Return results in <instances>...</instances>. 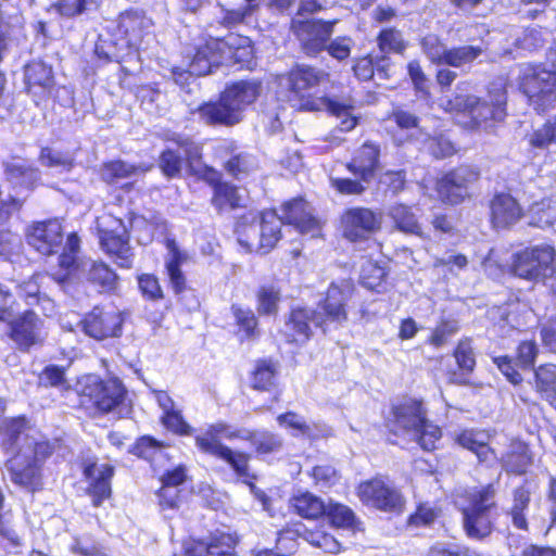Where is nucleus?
Here are the masks:
<instances>
[{
    "mask_svg": "<svg viewBox=\"0 0 556 556\" xmlns=\"http://www.w3.org/2000/svg\"><path fill=\"white\" fill-rule=\"evenodd\" d=\"M231 309L240 330L244 332L247 338L253 337L257 325L254 313L249 308L237 305H233Z\"/></svg>",
    "mask_w": 556,
    "mask_h": 556,
    "instance_id": "obj_59",
    "label": "nucleus"
},
{
    "mask_svg": "<svg viewBox=\"0 0 556 556\" xmlns=\"http://www.w3.org/2000/svg\"><path fill=\"white\" fill-rule=\"evenodd\" d=\"M227 172L235 177L245 175L257 167L256 160L250 154L232 156L225 165Z\"/></svg>",
    "mask_w": 556,
    "mask_h": 556,
    "instance_id": "obj_56",
    "label": "nucleus"
},
{
    "mask_svg": "<svg viewBox=\"0 0 556 556\" xmlns=\"http://www.w3.org/2000/svg\"><path fill=\"white\" fill-rule=\"evenodd\" d=\"M530 503V492L525 488L516 489L514 492V501L510 509L513 523L516 528L526 530L527 519L523 510L528 508Z\"/></svg>",
    "mask_w": 556,
    "mask_h": 556,
    "instance_id": "obj_48",
    "label": "nucleus"
},
{
    "mask_svg": "<svg viewBox=\"0 0 556 556\" xmlns=\"http://www.w3.org/2000/svg\"><path fill=\"white\" fill-rule=\"evenodd\" d=\"M161 421L167 430H169L174 433H177L180 435L191 434L192 428L184 419L181 410L178 408H174L170 412L163 414L161 417Z\"/></svg>",
    "mask_w": 556,
    "mask_h": 556,
    "instance_id": "obj_55",
    "label": "nucleus"
},
{
    "mask_svg": "<svg viewBox=\"0 0 556 556\" xmlns=\"http://www.w3.org/2000/svg\"><path fill=\"white\" fill-rule=\"evenodd\" d=\"M182 159L179 153L168 149L161 154L160 168L167 177H175L180 173Z\"/></svg>",
    "mask_w": 556,
    "mask_h": 556,
    "instance_id": "obj_63",
    "label": "nucleus"
},
{
    "mask_svg": "<svg viewBox=\"0 0 556 556\" xmlns=\"http://www.w3.org/2000/svg\"><path fill=\"white\" fill-rule=\"evenodd\" d=\"M511 271L515 276L534 281L554 279L556 283V250L548 244L526 248L513 255Z\"/></svg>",
    "mask_w": 556,
    "mask_h": 556,
    "instance_id": "obj_8",
    "label": "nucleus"
},
{
    "mask_svg": "<svg viewBox=\"0 0 556 556\" xmlns=\"http://www.w3.org/2000/svg\"><path fill=\"white\" fill-rule=\"evenodd\" d=\"M40 162L48 167L56 168L59 172H68L74 165V159L68 153L43 148L40 153Z\"/></svg>",
    "mask_w": 556,
    "mask_h": 556,
    "instance_id": "obj_51",
    "label": "nucleus"
},
{
    "mask_svg": "<svg viewBox=\"0 0 556 556\" xmlns=\"http://www.w3.org/2000/svg\"><path fill=\"white\" fill-rule=\"evenodd\" d=\"M389 216L396 228L406 233L421 236V228L412 207L396 204L390 207Z\"/></svg>",
    "mask_w": 556,
    "mask_h": 556,
    "instance_id": "obj_38",
    "label": "nucleus"
},
{
    "mask_svg": "<svg viewBox=\"0 0 556 556\" xmlns=\"http://www.w3.org/2000/svg\"><path fill=\"white\" fill-rule=\"evenodd\" d=\"M454 502L463 514L464 529L469 538L482 539L492 532L491 510L495 506L492 484L463 490L455 495Z\"/></svg>",
    "mask_w": 556,
    "mask_h": 556,
    "instance_id": "obj_4",
    "label": "nucleus"
},
{
    "mask_svg": "<svg viewBox=\"0 0 556 556\" xmlns=\"http://www.w3.org/2000/svg\"><path fill=\"white\" fill-rule=\"evenodd\" d=\"M336 21L321 20L293 21L292 28L306 54L314 55L323 51L333 33Z\"/></svg>",
    "mask_w": 556,
    "mask_h": 556,
    "instance_id": "obj_15",
    "label": "nucleus"
},
{
    "mask_svg": "<svg viewBox=\"0 0 556 556\" xmlns=\"http://www.w3.org/2000/svg\"><path fill=\"white\" fill-rule=\"evenodd\" d=\"M78 392L84 403H89L100 413H109L124 401L126 390L117 378L102 380L97 375H86L78 382Z\"/></svg>",
    "mask_w": 556,
    "mask_h": 556,
    "instance_id": "obj_10",
    "label": "nucleus"
},
{
    "mask_svg": "<svg viewBox=\"0 0 556 556\" xmlns=\"http://www.w3.org/2000/svg\"><path fill=\"white\" fill-rule=\"evenodd\" d=\"M199 116L207 125L232 126L241 121L229 103L225 101L223 93L218 102L200 106Z\"/></svg>",
    "mask_w": 556,
    "mask_h": 556,
    "instance_id": "obj_29",
    "label": "nucleus"
},
{
    "mask_svg": "<svg viewBox=\"0 0 556 556\" xmlns=\"http://www.w3.org/2000/svg\"><path fill=\"white\" fill-rule=\"evenodd\" d=\"M122 315L115 309L94 307L80 321L83 331L96 340L118 337L122 333Z\"/></svg>",
    "mask_w": 556,
    "mask_h": 556,
    "instance_id": "obj_16",
    "label": "nucleus"
},
{
    "mask_svg": "<svg viewBox=\"0 0 556 556\" xmlns=\"http://www.w3.org/2000/svg\"><path fill=\"white\" fill-rule=\"evenodd\" d=\"M455 359L457 362V365L460 369L470 372L473 370L476 366V358L473 349L471 346V343L469 340H462L455 352H454Z\"/></svg>",
    "mask_w": 556,
    "mask_h": 556,
    "instance_id": "obj_62",
    "label": "nucleus"
},
{
    "mask_svg": "<svg viewBox=\"0 0 556 556\" xmlns=\"http://www.w3.org/2000/svg\"><path fill=\"white\" fill-rule=\"evenodd\" d=\"M465 84L456 87V93L450 97H442L439 105L445 112L462 115L459 123L467 129L486 130L495 122H502L506 116V84L504 79L494 80L489 88L491 103L473 94L464 93Z\"/></svg>",
    "mask_w": 556,
    "mask_h": 556,
    "instance_id": "obj_3",
    "label": "nucleus"
},
{
    "mask_svg": "<svg viewBox=\"0 0 556 556\" xmlns=\"http://www.w3.org/2000/svg\"><path fill=\"white\" fill-rule=\"evenodd\" d=\"M52 278L43 274H36L29 280L18 286V295L25 299L28 305L49 300L41 295V287Z\"/></svg>",
    "mask_w": 556,
    "mask_h": 556,
    "instance_id": "obj_44",
    "label": "nucleus"
},
{
    "mask_svg": "<svg viewBox=\"0 0 556 556\" xmlns=\"http://www.w3.org/2000/svg\"><path fill=\"white\" fill-rule=\"evenodd\" d=\"M312 325L325 329V320L320 313L311 308H295L286 320L281 334L288 343L302 345L312 336Z\"/></svg>",
    "mask_w": 556,
    "mask_h": 556,
    "instance_id": "obj_13",
    "label": "nucleus"
},
{
    "mask_svg": "<svg viewBox=\"0 0 556 556\" xmlns=\"http://www.w3.org/2000/svg\"><path fill=\"white\" fill-rule=\"evenodd\" d=\"M262 85L257 80H241L225 89L223 92L225 101L242 119L243 111L254 103L261 93Z\"/></svg>",
    "mask_w": 556,
    "mask_h": 556,
    "instance_id": "obj_26",
    "label": "nucleus"
},
{
    "mask_svg": "<svg viewBox=\"0 0 556 556\" xmlns=\"http://www.w3.org/2000/svg\"><path fill=\"white\" fill-rule=\"evenodd\" d=\"M141 167L129 165L122 161H114L103 165L101 176L104 181L115 184L119 179L136 175L138 172H144Z\"/></svg>",
    "mask_w": 556,
    "mask_h": 556,
    "instance_id": "obj_46",
    "label": "nucleus"
},
{
    "mask_svg": "<svg viewBox=\"0 0 556 556\" xmlns=\"http://www.w3.org/2000/svg\"><path fill=\"white\" fill-rule=\"evenodd\" d=\"M492 223L496 228H507L522 216V210L510 194H498L491 202Z\"/></svg>",
    "mask_w": 556,
    "mask_h": 556,
    "instance_id": "obj_28",
    "label": "nucleus"
},
{
    "mask_svg": "<svg viewBox=\"0 0 556 556\" xmlns=\"http://www.w3.org/2000/svg\"><path fill=\"white\" fill-rule=\"evenodd\" d=\"M478 179V173L462 166L437 182V191L442 201L456 204L468 195L469 186Z\"/></svg>",
    "mask_w": 556,
    "mask_h": 556,
    "instance_id": "obj_19",
    "label": "nucleus"
},
{
    "mask_svg": "<svg viewBox=\"0 0 556 556\" xmlns=\"http://www.w3.org/2000/svg\"><path fill=\"white\" fill-rule=\"evenodd\" d=\"M469 261L466 255L448 251L442 256L433 257V268L444 278L457 277L468 267Z\"/></svg>",
    "mask_w": 556,
    "mask_h": 556,
    "instance_id": "obj_36",
    "label": "nucleus"
},
{
    "mask_svg": "<svg viewBox=\"0 0 556 556\" xmlns=\"http://www.w3.org/2000/svg\"><path fill=\"white\" fill-rule=\"evenodd\" d=\"M97 229L102 250L114 257L119 267L129 268L132 264V253L123 220L105 214L97 218Z\"/></svg>",
    "mask_w": 556,
    "mask_h": 556,
    "instance_id": "obj_11",
    "label": "nucleus"
},
{
    "mask_svg": "<svg viewBox=\"0 0 556 556\" xmlns=\"http://www.w3.org/2000/svg\"><path fill=\"white\" fill-rule=\"evenodd\" d=\"M378 43L382 52H402L405 49L402 34L393 28L382 30Z\"/></svg>",
    "mask_w": 556,
    "mask_h": 556,
    "instance_id": "obj_58",
    "label": "nucleus"
},
{
    "mask_svg": "<svg viewBox=\"0 0 556 556\" xmlns=\"http://www.w3.org/2000/svg\"><path fill=\"white\" fill-rule=\"evenodd\" d=\"M357 496L365 505L381 510H394L403 504L397 490L382 478L362 482L357 488Z\"/></svg>",
    "mask_w": 556,
    "mask_h": 556,
    "instance_id": "obj_14",
    "label": "nucleus"
},
{
    "mask_svg": "<svg viewBox=\"0 0 556 556\" xmlns=\"http://www.w3.org/2000/svg\"><path fill=\"white\" fill-rule=\"evenodd\" d=\"M101 0H59L55 4L58 12L67 17L98 9Z\"/></svg>",
    "mask_w": 556,
    "mask_h": 556,
    "instance_id": "obj_52",
    "label": "nucleus"
},
{
    "mask_svg": "<svg viewBox=\"0 0 556 556\" xmlns=\"http://www.w3.org/2000/svg\"><path fill=\"white\" fill-rule=\"evenodd\" d=\"M535 388L547 399L553 397L556 408V365H542L535 370Z\"/></svg>",
    "mask_w": 556,
    "mask_h": 556,
    "instance_id": "obj_42",
    "label": "nucleus"
},
{
    "mask_svg": "<svg viewBox=\"0 0 556 556\" xmlns=\"http://www.w3.org/2000/svg\"><path fill=\"white\" fill-rule=\"evenodd\" d=\"M325 515L332 526L338 528H353L355 525V515L353 510L340 503L329 502L326 505Z\"/></svg>",
    "mask_w": 556,
    "mask_h": 556,
    "instance_id": "obj_47",
    "label": "nucleus"
},
{
    "mask_svg": "<svg viewBox=\"0 0 556 556\" xmlns=\"http://www.w3.org/2000/svg\"><path fill=\"white\" fill-rule=\"evenodd\" d=\"M0 444L10 455L5 470L12 483L34 493L42 489L41 466L51 454L48 442L40 440L24 418L2 420Z\"/></svg>",
    "mask_w": 556,
    "mask_h": 556,
    "instance_id": "obj_1",
    "label": "nucleus"
},
{
    "mask_svg": "<svg viewBox=\"0 0 556 556\" xmlns=\"http://www.w3.org/2000/svg\"><path fill=\"white\" fill-rule=\"evenodd\" d=\"M25 81L27 90L35 98L36 103L49 98L54 89L52 68L43 62L37 61L26 65Z\"/></svg>",
    "mask_w": 556,
    "mask_h": 556,
    "instance_id": "obj_24",
    "label": "nucleus"
},
{
    "mask_svg": "<svg viewBox=\"0 0 556 556\" xmlns=\"http://www.w3.org/2000/svg\"><path fill=\"white\" fill-rule=\"evenodd\" d=\"M7 179L14 188L31 189L39 179L37 168L28 165L25 161L14 159L4 164Z\"/></svg>",
    "mask_w": 556,
    "mask_h": 556,
    "instance_id": "obj_32",
    "label": "nucleus"
},
{
    "mask_svg": "<svg viewBox=\"0 0 556 556\" xmlns=\"http://www.w3.org/2000/svg\"><path fill=\"white\" fill-rule=\"evenodd\" d=\"M416 141L421 143V148L435 157H446L455 152L453 143L444 136L430 137L422 130H417Z\"/></svg>",
    "mask_w": 556,
    "mask_h": 556,
    "instance_id": "obj_41",
    "label": "nucleus"
},
{
    "mask_svg": "<svg viewBox=\"0 0 556 556\" xmlns=\"http://www.w3.org/2000/svg\"><path fill=\"white\" fill-rule=\"evenodd\" d=\"M354 285L351 279L332 281L326 292V298L319 303V312L327 323L342 326L348 321L346 304L354 293Z\"/></svg>",
    "mask_w": 556,
    "mask_h": 556,
    "instance_id": "obj_12",
    "label": "nucleus"
},
{
    "mask_svg": "<svg viewBox=\"0 0 556 556\" xmlns=\"http://www.w3.org/2000/svg\"><path fill=\"white\" fill-rule=\"evenodd\" d=\"M312 477L315 485L320 490L330 489L340 480V476L337 470L329 465L314 467L312 470Z\"/></svg>",
    "mask_w": 556,
    "mask_h": 556,
    "instance_id": "obj_57",
    "label": "nucleus"
},
{
    "mask_svg": "<svg viewBox=\"0 0 556 556\" xmlns=\"http://www.w3.org/2000/svg\"><path fill=\"white\" fill-rule=\"evenodd\" d=\"M81 271L88 281L98 286L102 291H112L117 287V275L101 261H84Z\"/></svg>",
    "mask_w": 556,
    "mask_h": 556,
    "instance_id": "obj_31",
    "label": "nucleus"
},
{
    "mask_svg": "<svg viewBox=\"0 0 556 556\" xmlns=\"http://www.w3.org/2000/svg\"><path fill=\"white\" fill-rule=\"evenodd\" d=\"M83 473L88 483L87 493L91 496L93 506L99 507L111 496L114 467L106 463L87 462L84 464Z\"/></svg>",
    "mask_w": 556,
    "mask_h": 556,
    "instance_id": "obj_21",
    "label": "nucleus"
},
{
    "mask_svg": "<svg viewBox=\"0 0 556 556\" xmlns=\"http://www.w3.org/2000/svg\"><path fill=\"white\" fill-rule=\"evenodd\" d=\"M489 440L490 435L484 431L465 430L457 435L460 446L475 453L480 463L492 466L497 462V455L489 446Z\"/></svg>",
    "mask_w": 556,
    "mask_h": 556,
    "instance_id": "obj_27",
    "label": "nucleus"
},
{
    "mask_svg": "<svg viewBox=\"0 0 556 556\" xmlns=\"http://www.w3.org/2000/svg\"><path fill=\"white\" fill-rule=\"evenodd\" d=\"M276 377V367L271 362H257L253 371L252 387L256 390H269L274 384Z\"/></svg>",
    "mask_w": 556,
    "mask_h": 556,
    "instance_id": "obj_49",
    "label": "nucleus"
},
{
    "mask_svg": "<svg viewBox=\"0 0 556 556\" xmlns=\"http://www.w3.org/2000/svg\"><path fill=\"white\" fill-rule=\"evenodd\" d=\"M390 427L394 433H402L417 441L424 450L437 447L441 429L426 418L420 402L406 400L393 407Z\"/></svg>",
    "mask_w": 556,
    "mask_h": 556,
    "instance_id": "obj_5",
    "label": "nucleus"
},
{
    "mask_svg": "<svg viewBox=\"0 0 556 556\" xmlns=\"http://www.w3.org/2000/svg\"><path fill=\"white\" fill-rule=\"evenodd\" d=\"M379 152L380 149L378 146L364 143L350 164V169L361 175L364 180H367L378 163Z\"/></svg>",
    "mask_w": 556,
    "mask_h": 556,
    "instance_id": "obj_35",
    "label": "nucleus"
},
{
    "mask_svg": "<svg viewBox=\"0 0 556 556\" xmlns=\"http://www.w3.org/2000/svg\"><path fill=\"white\" fill-rule=\"evenodd\" d=\"M257 300L261 314H275L280 301V291L273 286L262 287L257 293Z\"/></svg>",
    "mask_w": 556,
    "mask_h": 556,
    "instance_id": "obj_54",
    "label": "nucleus"
},
{
    "mask_svg": "<svg viewBox=\"0 0 556 556\" xmlns=\"http://www.w3.org/2000/svg\"><path fill=\"white\" fill-rule=\"evenodd\" d=\"M186 556H229L222 545L212 540L208 544L204 542H194L187 547Z\"/></svg>",
    "mask_w": 556,
    "mask_h": 556,
    "instance_id": "obj_64",
    "label": "nucleus"
},
{
    "mask_svg": "<svg viewBox=\"0 0 556 556\" xmlns=\"http://www.w3.org/2000/svg\"><path fill=\"white\" fill-rule=\"evenodd\" d=\"M529 144L534 149H548L556 146V115L528 136Z\"/></svg>",
    "mask_w": 556,
    "mask_h": 556,
    "instance_id": "obj_43",
    "label": "nucleus"
},
{
    "mask_svg": "<svg viewBox=\"0 0 556 556\" xmlns=\"http://www.w3.org/2000/svg\"><path fill=\"white\" fill-rule=\"evenodd\" d=\"M210 47L219 53L222 65L248 67L253 61V47L248 37L230 34L224 39L211 40Z\"/></svg>",
    "mask_w": 556,
    "mask_h": 556,
    "instance_id": "obj_17",
    "label": "nucleus"
},
{
    "mask_svg": "<svg viewBox=\"0 0 556 556\" xmlns=\"http://www.w3.org/2000/svg\"><path fill=\"white\" fill-rule=\"evenodd\" d=\"M210 46L211 41L200 48L190 63V68L195 76L206 75L213 67L222 65L219 53Z\"/></svg>",
    "mask_w": 556,
    "mask_h": 556,
    "instance_id": "obj_39",
    "label": "nucleus"
},
{
    "mask_svg": "<svg viewBox=\"0 0 556 556\" xmlns=\"http://www.w3.org/2000/svg\"><path fill=\"white\" fill-rule=\"evenodd\" d=\"M220 435L229 440L237 438L251 440L253 432L248 429L232 430L231 427L225 422H216L211 425L203 434L195 438V444L202 452L227 462L238 476L254 478L249 473V456L241 452H233L228 446L222 444L219 441Z\"/></svg>",
    "mask_w": 556,
    "mask_h": 556,
    "instance_id": "obj_6",
    "label": "nucleus"
},
{
    "mask_svg": "<svg viewBox=\"0 0 556 556\" xmlns=\"http://www.w3.org/2000/svg\"><path fill=\"white\" fill-rule=\"evenodd\" d=\"M277 421L281 427L291 429L293 435H302L306 438H314L313 427L305 421V419L292 412L279 415Z\"/></svg>",
    "mask_w": 556,
    "mask_h": 556,
    "instance_id": "obj_50",
    "label": "nucleus"
},
{
    "mask_svg": "<svg viewBox=\"0 0 556 556\" xmlns=\"http://www.w3.org/2000/svg\"><path fill=\"white\" fill-rule=\"evenodd\" d=\"M482 52L483 49L479 46H463L452 48L447 50L444 64L453 67H460L473 62L482 54Z\"/></svg>",
    "mask_w": 556,
    "mask_h": 556,
    "instance_id": "obj_45",
    "label": "nucleus"
},
{
    "mask_svg": "<svg viewBox=\"0 0 556 556\" xmlns=\"http://www.w3.org/2000/svg\"><path fill=\"white\" fill-rule=\"evenodd\" d=\"M152 23L142 12L130 10L122 13L118 18V34L126 46L138 50L144 34Z\"/></svg>",
    "mask_w": 556,
    "mask_h": 556,
    "instance_id": "obj_25",
    "label": "nucleus"
},
{
    "mask_svg": "<svg viewBox=\"0 0 556 556\" xmlns=\"http://www.w3.org/2000/svg\"><path fill=\"white\" fill-rule=\"evenodd\" d=\"M529 224L539 228L553 226L556 220V199L547 198L534 202L528 211Z\"/></svg>",
    "mask_w": 556,
    "mask_h": 556,
    "instance_id": "obj_37",
    "label": "nucleus"
},
{
    "mask_svg": "<svg viewBox=\"0 0 556 556\" xmlns=\"http://www.w3.org/2000/svg\"><path fill=\"white\" fill-rule=\"evenodd\" d=\"M42 320L31 311L25 312L11 324V339L20 349L27 350L43 340Z\"/></svg>",
    "mask_w": 556,
    "mask_h": 556,
    "instance_id": "obj_22",
    "label": "nucleus"
},
{
    "mask_svg": "<svg viewBox=\"0 0 556 556\" xmlns=\"http://www.w3.org/2000/svg\"><path fill=\"white\" fill-rule=\"evenodd\" d=\"M29 245L43 255L56 253L63 242V229L60 220L49 219L34 223L26 231Z\"/></svg>",
    "mask_w": 556,
    "mask_h": 556,
    "instance_id": "obj_18",
    "label": "nucleus"
},
{
    "mask_svg": "<svg viewBox=\"0 0 556 556\" xmlns=\"http://www.w3.org/2000/svg\"><path fill=\"white\" fill-rule=\"evenodd\" d=\"M422 50L432 63L444 64L447 48L435 35H428L421 41Z\"/></svg>",
    "mask_w": 556,
    "mask_h": 556,
    "instance_id": "obj_53",
    "label": "nucleus"
},
{
    "mask_svg": "<svg viewBox=\"0 0 556 556\" xmlns=\"http://www.w3.org/2000/svg\"><path fill=\"white\" fill-rule=\"evenodd\" d=\"M280 225L287 223L293 225L300 232L315 237L319 231L318 222L313 217L311 206L303 199H294L286 203L278 216Z\"/></svg>",
    "mask_w": 556,
    "mask_h": 556,
    "instance_id": "obj_23",
    "label": "nucleus"
},
{
    "mask_svg": "<svg viewBox=\"0 0 556 556\" xmlns=\"http://www.w3.org/2000/svg\"><path fill=\"white\" fill-rule=\"evenodd\" d=\"M138 286L142 295L148 300L156 301L164 298L163 290L154 275H140L138 277Z\"/></svg>",
    "mask_w": 556,
    "mask_h": 556,
    "instance_id": "obj_61",
    "label": "nucleus"
},
{
    "mask_svg": "<svg viewBox=\"0 0 556 556\" xmlns=\"http://www.w3.org/2000/svg\"><path fill=\"white\" fill-rule=\"evenodd\" d=\"M236 233L245 252L268 253L280 239V220L273 211L250 213L241 217Z\"/></svg>",
    "mask_w": 556,
    "mask_h": 556,
    "instance_id": "obj_7",
    "label": "nucleus"
},
{
    "mask_svg": "<svg viewBox=\"0 0 556 556\" xmlns=\"http://www.w3.org/2000/svg\"><path fill=\"white\" fill-rule=\"evenodd\" d=\"M342 226L349 240L364 239L380 228L381 214L364 207L350 208L342 216Z\"/></svg>",
    "mask_w": 556,
    "mask_h": 556,
    "instance_id": "obj_20",
    "label": "nucleus"
},
{
    "mask_svg": "<svg viewBox=\"0 0 556 556\" xmlns=\"http://www.w3.org/2000/svg\"><path fill=\"white\" fill-rule=\"evenodd\" d=\"M166 249L165 268L169 282L175 293H180L186 289V278L180 270V265L187 260V254L179 249L174 240L166 241Z\"/></svg>",
    "mask_w": 556,
    "mask_h": 556,
    "instance_id": "obj_30",
    "label": "nucleus"
},
{
    "mask_svg": "<svg viewBox=\"0 0 556 556\" xmlns=\"http://www.w3.org/2000/svg\"><path fill=\"white\" fill-rule=\"evenodd\" d=\"M305 540L309 544L319 547L327 553L337 554L341 551L340 542L332 535L324 532L308 531L305 533Z\"/></svg>",
    "mask_w": 556,
    "mask_h": 556,
    "instance_id": "obj_60",
    "label": "nucleus"
},
{
    "mask_svg": "<svg viewBox=\"0 0 556 556\" xmlns=\"http://www.w3.org/2000/svg\"><path fill=\"white\" fill-rule=\"evenodd\" d=\"M243 197L239 190L229 184H219L215 187L212 204L218 210H230L242 205Z\"/></svg>",
    "mask_w": 556,
    "mask_h": 556,
    "instance_id": "obj_40",
    "label": "nucleus"
},
{
    "mask_svg": "<svg viewBox=\"0 0 556 556\" xmlns=\"http://www.w3.org/2000/svg\"><path fill=\"white\" fill-rule=\"evenodd\" d=\"M520 88L528 103L538 113H545L556 104V74L539 66L527 65L521 71Z\"/></svg>",
    "mask_w": 556,
    "mask_h": 556,
    "instance_id": "obj_9",
    "label": "nucleus"
},
{
    "mask_svg": "<svg viewBox=\"0 0 556 556\" xmlns=\"http://www.w3.org/2000/svg\"><path fill=\"white\" fill-rule=\"evenodd\" d=\"M291 506L298 515L306 519H317L325 515L326 504L311 492H301L291 498Z\"/></svg>",
    "mask_w": 556,
    "mask_h": 556,
    "instance_id": "obj_33",
    "label": "nucleus"
},
{
    "mask_svg": "<svg viewBox=\"0 0 556 556\" xmlns=\"http://www.w3.org/2000/svg\"><path fill=\"white\" fill-rule=\"evenodd\" d=\"M327 74L308 65H296L288 74V85L291 101L299 110L315 112L326 110L340 118V129L350 131L357 125L358 117L354 114L355 101L346 99H331L315 97L309 90L317 87L327 78Z\"/></svg>",
    "mask_w": 556,
    "mask_h": 556,
    "instance_id": "obj_2",
    "label": "nucleus"
},
{
    "mask_svg": "<svg viewBox=\"0 0 556 556\" xmlns=\"http://www.w3.org/2000/svg\"><path fill=\"white\" fill-rule=\"evenodd\" d=\"M503 467L510 472L523 473L532 463L529 447L520 442L514 441L509 451L501 458Z\"/></svg>",
    "mask_w": 556,
    "mask_h": 556,
    "instance_id": "obj_34",
    "label": "nucleus"
}]
</instances>
